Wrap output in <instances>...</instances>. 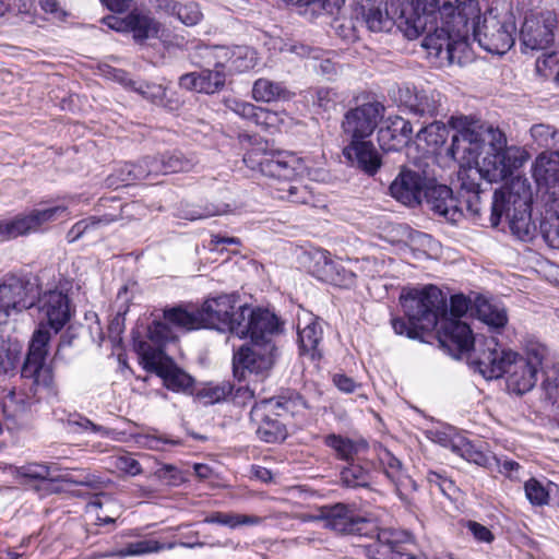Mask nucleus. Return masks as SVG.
I'll return each instance as SVG.
<instances>
[{"instance_id":"obj_33","label":"nucleus","mask_w":559,"mask_h":559,"mask_svg":"<svg viewBox=\"0 0 559 559\" xmlns=\"http://www.w3.org/2000/svg\"><path fill=\"white\" fill-rule=\"evenodd\" d=\"M164 320L185 331L203 329L200 308L187 309L178 306L164 310Z\"/></svg>"},{"instance_id":"obj_40","label":"nucleus","mask_w":559,"mask_h":559,"mask_svg":"<svg viewBox=\"0 0 559 559\" xmlns=\"http://www.w3.org/2000/svg\"><path fill=\"white\" fill-rule=\"evenodd\" d=\"M2 413L7 419L16 420L31 412L32 401L24 393L11 390L2 400Z\"/></svg>"},{"instance_id":"obj_20","label":"nucleus","mask_w":559,"mask_h":559,"mask_svg":"<svg viewBox=\"0 0 559 559\" xmlns=\"http://www.w3.org/2000/svg\"><path fill=\"white\" fill-rule=\"evenodd\" d=\"M243 334H236L239 338L250 337L251 343L265 345L273 343L272 336L278 332L280 323L277 317L269 310L255 309L249 307L246 321H240Z\"/></svg>"},{"instance_id":"obj_58","label":"nucleus","mask_w":559,"mask_h":559,"mask_svg":"<svg viewBox=\"0 0 559 559\" xmlns=\"http://www.w3.org/2000/svg\"><path fill=\"white\" fill-rule=\"evenodd\" d=\"M524 490L526 498L534 506H544L549 501L547 489L535 478L525 483Z\"/></svg>"},{"instance_id":"obj_51","label":"nucleus","mask_w":559,"mask_h":559,"mask_svg":"<svg viewBox=\"0 0 559 559\" xmlns=\"http://www.w3.org/2000/svg\"><path fill=\"white\" fill-rule=\"evenodd\" d=\"M233 391V386L228 382L218 384H207L197 392V399L206 405L219 403L225 400Z\"/></svg>"},{"instance_id":"obj_19","label":"nucleus","mask_w":559,"mask_h":559,"mask_svg":"<svg viewBox=\"0 0 559 559\" xmlns=\"http://www.w3.org/2000/svg\"><path fill=\"white\" fill-rule=\"evenodd\" d=\"M429 181L419 173L403 168L391 182L390 194L407 206H415L423 202Z\"/></svg>"},{"instance_id":"obj_1","label":"nucleus","mask_w":559,"mask_h":559,"mask_svg":"<svg viewBox=\"0 0 559 559\" xmlns=\"http://www.w3.org/2000/svg\"><path fill=\"white\" fill-rule=\"evenodd\" d=\"M449 124L454 130L449 148L451 156L475 163L457 173L461 197L473 194L478 201L480 179L488 182L504 180L527 159L526 152L508 146L504 132L492 124L465 116L451 117Z\"/></svg>"},{"instance_id":"obj_48","label":"nucleus","mask_w":559,"mask_h":559,"mask_svg":"<svg viewBox=\"0 0 559 559\" xmlns=\"http://www.w3.org/2000/svg\"><path fill=\"white\" fill-rule=\"evenodd\" d=\"M229 212L228 205H206L204 207L187 205L178 211V217L195 221V219H204L216 215H224Z\"/></svg>"},{"instance_id":"obj_42","label":"nucleus","mask_w":559,"mask_h":559,"mask_svg":"<svg viewBox=\"0 0 559 559\" xmlns=\"http://www.w3.org/2000/svg\"><path fill=\"white\" fill-rule=\"evenodd\" d=\"M139 207L140 205L136 202L127 203L120 205L117 213H106L99 216H90L82 219V223L85 225L86 231L88 233L90 230L97 229L102 226H107L119 219L131 218L133 216L134 210Z\"/></svg>"},{"instance_id":"obj_39","label":"nucleus","mask_w":559,"mask_h":559,"mask_svg":"<svg viewBox=\"0 0 559 559\" xmlns=\"http://www.w3.org/2000/svg\"><path fill=\"white\" fill-rule=\"evenodd\" d=\"M380 461L383 465L385 475L395 484L396 491L399 493H402V488H407L408 486L415 488V483L404 474L402 462L390 451L384 450L380 454Z\"/></svg>"},{"instance_id":"obj_13","label":"nucleus","mask_w":559,"mask_h":559,"mask_svg":"<svg viewBox=\"0 0 559 559\" xmlns=\"http://www.w3.org/2000/svg\"><path fill=\"white\" fill-rule=\"evenodd\" d=\"M224 105L230 111L270 133L280 132L292 122V117L285 111H272L234 97L225 98Z\"/></svg>"},{"instance_id":"obj_37","label":"nucleus","mask_w":559,"mask_h":559,"mask_svg":"<svg viewBox=\"0 0 559 559\" xmlns=\"http://www.w3.org/2000/svg\"><path fill=\"white\" fill-rule=\"evenodd\" d=\"M294 94L289 92L282 83L273 82L267 79H259L252 87V97L257 102L271 103L281 99H289Z\"/></svg>"},{"instance_id":"obj_63","label":"nucleus","mask_w":559,"mask_h":559,"mask_svg":"<svg viewBox=\"0 0 559 559\" xmlns=\"http://www.w3.org/2000/svg\"><path fill=\"white\" fill-rule=\"evenodd\" d=\"M469 299L464 295H454L450 299V316L449 319L460 320L469 309Z\"/></svg>"},{"instance_id":"obj_25","label":"nucleus","mask_w":559,"mask_h":559,"mask_svg":"<svg viewBox=\"0 0 559 559\" xmlns=\"http://www.w3.org/2000/svg\"><path fill=\"white\" fill-rule=\"evenodd\" d=\"M226 72L222 70L205 69L200 72H190L179 78V86L187 91L214 94L225 86Z\"/></svg>"},{"instance_id":"obj_4","label":"nucleus","mask_w":559,"mask_h":559,"mask_svg":"<svg viewBox=\"0 0 559 559\" xmlns=\"http://www.w3.org/2000/svg\"><path fill=\"white\" fill-rule=\"evenodd\" d=\"M400 302L407 321L394 318L392 328L396 334L409 338H419L424 332L435 330L439 320L447 314V299L435 285L404 289Z\"/></svg>"},{"instance_id":"obj_54","label":"nucleus","mask_w":559,"mask_h":559,"mask_svg":"<svg viewBox=\"0 0 559 559\" xmlns=\"http://www.w3.org/2000/svg\"><path fill=\"white\" fill-rule=\"evenodd\" d=\"M411 109L419 116L433 117L438 112L439 100L433 94H427L421 91L415 94L414 103L409 105Z\"/></svg>"},{"instance_id":"obj_10","label":"nucleus","mask_w":559,"mask_h":559,"mask_svg":"<svg viewBox=\"0 0 559 559\" xmlns=\"http://www.w3.org/2000/svg\"><path fill=\"white\" fill-rule=\"evenodd\" d=\"M384 114L378 102L365 103L349 109L343 118L342 131L348 142L369 140Z\"/></svg>"},{"instance_id":"obj_57","label":"nucleus","mask_w":559,"mask_h":559,"mask_svg":"<svg viewBox=\"0 0 559 559\" xmlns=\"http://www.w3.org/2000/svg\"><path fill=\"white\" fill-rule=\"evenodd\" d=\"M167 321H153L147 329V337L157 346H164L175 338L173 329Z\"/></svg>"},{"instance_id":"obj_2","label":"nucleus","mask_w":559,"mask_h":559,"mask_svg":"<svg viewBox=\"0 0 559 559\" xmlns=\"http://www.w3.org/2000/svg\"><path fill=\"white\" fill-rule=\"evenodd\" d=\"M547 349L539 343H530L525 355L504 348L495 336L485 337L469 356L473 368L485 379L507 376V388L516 395L530 392L537 382V374Z\"/></svg>"},{"instance_id":"obj_46","label":"nucleus","mask_w":559,"mask_h":559,"mask_svg":"<svg viewBox=\"0 0 559 559\" xmlns=\"http://www.w3.org/2000/svg\"><path fill=\"white\" fill-rule=\"evenodd\" d=\"M262 518L257 515H246L231 512H214L205 519V522L225 525L235 528L239 525H258L262 523Z\"/></svg>"},{"instance_id":"obj_18","label":"nucleus","mask_w":559,"mask_h":559,"mask_svg":"<svg viewBox=\"0 0 559 559\" xmlns=\"http://www.w3.org/2000/svg\"><path fill=\"white\" fill-rule=\"evenodd\" d=\"M438 341L453 357L468 353L475 343V337L468 324L461 320L449 319L444 314L439 323Z\"/></svg>"},{"instance_id":"obj_8","label":"nucleus","mask_w":559,"mask_h":559,"mask_svg":"<svg viewBox=\"0 0 559 559\" xmlns=\"http://www.w3.org/2000/svg\"><path fill=\"white\" fill-rule=\"evenodd\" d=\"M515 20L511 12L496 13L490 9L483 15L481 25H474V39L479 46L496 55H503L515 43Z\"/></svg>"},{"instance_id":"obj_17","label":"nucleus","mask_w":559,"mask_h":559,"mask_svg":"<svg viewBox=\"0 0 559 559\" xmlns=\"http://www.w3.org/2000/svg\"><path fill=\"white\" fill-rule=\"evenodd\" d=\"M37 308L44 317L37 330L43 328L50 336L59 333L70 320L69 298L60 290H48L39 296Z\"/></svg>"},{"instance_id":"obj_55","label":"nucleus","mask_w":559,"mask_h":559,"mask_svg":"<svg viewBox=\"0 0 559 559\" xmlns=\"http://www.w3.org/2000/svg\"><path fill=\"white\" fill-rule=\"evenodd\" d=\"M341 479L347 487H366L369 485V473L359 465H349L341 473Z\"/></svg>"},{"instance_id":"obj_5","label":"nucleus","mask_w":559,"mask_h":559,"mask_svg":"<svg viewBox=\"0 0 559 559\" xmlns=\"http://www.w3.org/2000/svg\"><path fill=\"white\" fill-rule=\"evenodd\" d=\"M361 13L371 32H390L396 24L408 39L426 31L424 17H404L401 0H359Z\"/></svg>"},{"instance_id":"obj_24","label":"nucleus","mask_w":559,"mask_h":559,"mask_svg":"<svg viewBox=\"0 0 559 559\" xmlns=\"http://www.w3.org/2000/svg\"><path fill=\"white\" fill-rule=\"evenodd\" d=\"M423 200L433 213L451 223L457 222L463 215L456 200L453 198L452 190L445 185L429 181Z\"/></svg>"},{"instance_id":"obj_7","label":"nucleus","mask_w":559,"mask_h":559,"mask_svg":"<svg viewBox=\"0 0 559 559\" xmlns=\"http://www.w3.org/2000/svg\"><path fill=\"white\" fill-rule=\"evenodd\" d=\"M238 301L237 294H221L205 299L200 307L203 329L243 334V330L239 325L240 321H246L249 307L237 306Z\"/></svg>"},{"instance_id":"obj_16","label":"nucleus","mask_w":559,"mask_h":559,"mask_svg":"<svg viewBox=\"0 0 559 559\" xmlns=\"http://www.w3.org/2000/svg\"><path fill=\"white\" fill-rule=\"evenodd\" d=\"M421 45L430 57L439 60L440 64H453L460 62L456 51L464 50L467 41L457 37L453 27H436L433 32H427Z\"/></svg>"},{"instance_id":"obj_59","label":"nucleus","mask_w":559,"mask_h":559,"mask_svg":"<svg viewBox=\"0 0 559 559\" xmlns=\"http://www.w3.org/2000/svg\"><path fill=\"white\" fill-rule=\"evenodd\" d=\"M176 13L178 19L188 26L197 25L203 16L199 4L195 2L178 5Z\"/></svg>"},{"instance_id":"obj_22","label":"nucleus","mask_w":559,"mask_h":559,"mask_svg":"<svg viewBox=\"0 0 559 559\" xmlns=\"http://www.w3.org/2000/svg\"><path fill=\"white\" fill-rule=\"evenodd\" d=\"M37 492L41 495L59 492L62 489L61 483H70L80 485L93 490H100L104 488V481L90 473H82L79 476L72 474H64L61 476H50L49 471L44 465L37 464Z\"/></svg>"},{"instance_id":"obj_56","label":"nucleus","mask_w":559,"mask_h":559,"mask_svg":"<svg viewBox=\"0 0 559 559\" xmlns=\"http://www.w3.org/2000/svg\"><path fill=\"white\" fill-rule=\"evenodd\" d=\"M131 87L144 98L154 104H160L166 95V88L160 84L129 81Z\"/></svg>"},{"instance_id":"obj_27","label":"nucleus","mask_w":559,"mask_h":559,"mask_svg":"<svg viewBox=\"0 0 559 559\" xmlns=\"http://www.w3.org/2000/svg\"><path fill=\"white\" fill-rule=\"evenodd\" d=\"M455 9L459 10L457 14H454L453 11L451 15H444L450 17L447 24L456 31L457 37L464 38L467 41L469 33H474V25H481L478 1L465 0L460 4L456 3Z\"/></svg>"},{"instance_id":"obj_6","label":"nucleus","mask_w":559,"mask_h":559,"mask_svg":"<svg viewBox=\"0 0 559 559\" xmlns=\"http://www.w3.org/2000/svg\"><path fill=\"white\" fill-rule=\"evenodd\" d=\"M509 219L510 229L521 240L531 238L535 225L531 219V195H516L510 189L496 190L492 195L490 223L498 226L501 217Z\"/></svg>"},{"instance_id":"obj_30","label":"nucleus","mask_w":559,"mask_h":559,"mask_svg":"<svg viewBox=\"0 0 559 559\" xmlns=\"http://www.w3.org/2000/svg\"><path fill=\"white\" fill-rule=\"evenodd\" d=\"M128 32L138 43L158 36L160 24L147 13L133 10L128 14Z\"/></svg>"},{"instance_id":"obj_11","label":"nucleus","mask_w":559,"mask_h":559,"mask_svg":"<svg viewBox=\"0 0 559 559\" xmlns=\"http://www.w3.org/2000/svg\"><path fill=\"white\" fill-rule=\"evenodd\" d=\"M275 350L276 348L273 343H266L265 345L250 343L249 345L241 346L234 354V376L238 380H243L247 373L264 374L274 364Z\"/></svg>"},{"instance_id":"obj_45","label":"nucleus","mask_w":559,"mask_h":559,"mask_svg":"<svg viewBox=\"0 0 559 559\" xmlns=\"http://www.w3.org/2000/svg\"><path fill=\"white\" fill-rule=\"evenodd\" d=\"M156 159L159 174L189 171L194 165L193 159L185 157L177 151L165 153Z\"/></svg>"},{"instance_id":"obj_43","label":"nucleus","mask_w":559,"mask_h":559,"mask_svg":"<svg viewBox=\"0 0 559 559\" xmlns=\"http://www.w3.org/2000/svg\"><path fill=\"white\" fill-rule=\"evenodd\" d=\"M531 136L539 147L554 151L559 156V130L547 123H536L530 129Z\"/></svg>"},{"instance_id":"obj_32","label":"nucleus","mask_w":559,"mask_h":559,"mask_svg":"<svg viewBox=\"0 0 559 559\" xmlns=\"http://www.w3.org/2000/svg\"><path fill=\"white\" fill-rule=\"evenodd\" d=\"M460 0H412L415 16L424 17L426 25L436 22V15H451ZM427 29L424 32L426 33Z\"/></svg>"},{"instance_id":"obj_29","label":"nucleus","mask_w":559,"mask_h":559,"mask_svg":"<svg viewBox=\"0 0 559 559\" xmlns=\"http://www.w3.org/2000/svg\"><path fill=\"white\" fill-rule=\"evenodd\" d=\"M324 444L333 450L336 459L342 461H354L355 457L368 450V442L365 439H352L335 433L325 436Z\"/></svg>"},{"instance_id":"obj_44","label":"nucleus","mask_w":559,"mask_h":559,"mask_svg":"<svg viewBox=\"0 0 559 559\" xmlns=\"http://www.w3.org/2000/svg\"><path fill=\"white\" fill-rule=\"evenodd\" d=\"M35 226V215H20L11 221H0V237L12 239L31 231Z\"/></svg>"},{"instance_id":"obj_14","label":"nucleus","mask_w":559,"mask_h":559,"mask_svg":"<svg viewBox=\"0 0 559 559\" xmlns=\"http://www.w3.org/2000/svg\"><path fill=\"white\" fill-rule=\"evenodd\" d=\"M556 27L557 17L551 11L526 16L520 33L523 51L546 49L554 43Z\"/></svg>"},{"instance_id":"obj_34","label":"nucleus","mask_w":559,"mask_h":559,"mask_svg":"<svg viewBox=\"0 0 559 559\" xmlns=\"http://www.w3.org/2000/svg\"><path fill=\"white\" fill-rule=\"evenodd\" d=\"M49 341L50 333L48 331L43 328L37 330V385L43 384L47 389H51L53 384L52 367L46 362Z\"/></svg>"},{"instance_id":"obj_15","label":"nucleus","mask_w":559,"mask_h":559,"mask_svg":"<svg viewBox=\"0 0 559 559\" xmlns=\"http://www.w3.org/2000/svg\"><path fill=\"white\" fill-rule=\"evenodd\" d=\"M32 284L11 276L0 284V324L13 313H20L35 306Z\"/></svg>"},{"instance_id":"obj_61","label":"nucleus","mask_w":559,"mask_h":559,"mask_svg":"<svg viewBox=\"0 0 559 559\" xmlns=\"http://www.w3.org/2000/svg\"><path fill=\"white\" fill-rule=\"evenodd\" d=\"M231 48L216 46L210 50V56L214 59V68L215 70H222L225 72L230 70V61H231Z\"/></svg>"},{"instance_id":"obj_28","label":"nucleus","mask_w":559,"mask_h":559,"mask_svg":"<svg viewBox=\"0 0 559 559\" xmlns=\"http://www.w3.org/2000/svg\"><path fill=\"white\" fill-rule=\"evenodd\" d=\"M377 538L365 547L366 556L369 559H402L396 533L392 530H379L377 526Z\"/></svg>"},{"instance_id":"obj_35","label":"nucleus","mask_w":559,"mask_h":559,"mask_svg":"<svg viewBox=\"0 0 559 559\" xmlns=\"http://www.w3.org/2000/svg\"><path fill=\"white\" fill-rule=\"evenodd\" d=\"M156 157H145L136 164H124L119 170L121 182L129 185L135 180H144L151 176L159 175Z\"/></svg>"},{"instance_id":"obj_53","label":"nucleus","mask_w":559,"mask_h":559,"mask_svg":"<svg viewBox=\"0 0 559 559\" xmlns=\"http://www.w3.org/2000/svg\"><path fill=\"white\" fill-rule=\"evenodd\" d=\"M536 71L545 78L554 75V80L559 82V47L536 60Z\"/></svg>"},{"instance_id":"obj_38","label":"nucleus","mask_w":559,"mask_h":559,"mask_svg":"<svg viewBox=\"0 0 559 559\" xmlns=\"http://www.w3.org/2000/svg\"><path fill=\"white\" fill-rule=\"evenodd\" d=\"M167 389L175 392L192 393L193 378L173 364H167L157 374Z\"/></svg>"},{"instance_id":"obj_64","label":"nucleus","mask_w":559,"mask_h":559,"mask_svg":"<svg viewBox=\"0 0 559 559\" xmlns=\"http://www.w3.org/2000/svg\"><path fill=\"white\" fill-rule=\"evenodd\" d=\"M314 104L328 111L336 104V93L332 88L321 87L317 90Z\"/></svg>"},{"instance_id":"obj_50","label":"nucleus","mask_w":559,"mask_h":559,"mask_svg":"<svg viewBox=\"0 0 559 559\" xmlns=\"http://www.w3.org/2000/svg\"><path fill=\"white\" fill-rule=\"evenodd\" d=\"M559 171V164L552 162L546 153H542L533 165V176L537 182L556 180Z\"/></svg>"},{"instance_id":"obj_23","label":"nucleus","mask_w":559,"mask_h":559,"mask_svg":"<svg viewBox=\"0 0 559 559\" xmlns=\"http://www.w3.org/2000/svg\"><path fill=\"white\" fill-rule=\"evenodd\" d=\"M323 328L318 318L311 314L298 321V344L300 356L319 361L322 356Z\"/></svg>"},{"instance_id":"obj_60","label":"nucleus","mask_w":559,"mask_h":559,"mask_svg":"<svg viewBox=\"0 0 559 559\" xmlns=\"http://www.w3.org/2000/svg\"><path fill=\"white\" fill-rule=\"evenodd\" d=\"M461 525L467 528V531L472 534L474 539L478 543L491 544L495 539V535L492 534V532L487 526L476 521H462Z\"/></svg>"},{"instance_id":"obj_47","label":"nucleus","mask_w":559,"mask_h":559,"mask_svg":"<svg viewBox=\"0 0 559 559\" xmlns=\"http://www.w3.org/2000/svg\"><path fill=\"white\" fill-rule=\"evenodd\" d=\"M21 358V345L0 338V373L8 374L16 369Z\"/></svg>"},{"instance_id":"obj_3","label":"nucleus","mask_w":559,"mask_h":559,"mask_svg":"<svg viewBox=\"0 0 559 559\" xmlns=\"http://www.w3.org/2000/svg\"><path fill=\"white\" fill-rule=\"evenodd\" d=\"M243 163L252 170L274 180V195L294 203H306L310 198L307 188L300 185L298 177L308 175L302 157L287 151H265L252 148L243 156Z\"/></svg>"},{"instance_id":"obj_52","label":"nucleus","mask_w":559,"mask_h":559,"mask_svg":"<svg viewBox=\"0 0 559 559\" xmlns=\"http://www.w3.org/2000/svg\"><path fill=\"white\" fill-rule=\"evenodd\" d=\"M253 51L247 46L231 47V61L229 72H245L255 64Z\"/></svg>"},{"instance_id":"obj_49","label":"nucleus","mask_w":559,"mask_h":559,"mask_svg":"<svg viewBox=\"0 0 559 559\" xmlns=\"http://www.w3.org/2000/svg\"><path fill=\"white\" fill-rule=\"evenodd\" d=\"M162 346L153 347L146 342H140L138 344V352L144 361V368L148 371L155 372L156 374L167 365L163 362V350Z\"/></svg>"},{"instance_id":"obj_62","label":"nucleus","mask_w":559,"mask_h":559,"mask_svg":"<svg viewBox=\"0 0 559 559\" xmlns=\"http://www.w3.org/2000/svg\"><path fill=\"white\" fill-rule=\"evenodd\" d=\"M66 211H67V207L61 206V205L47 206L44 203L38 204L37 205V226L45 224V223L56 221Z\"/></svg>"},{"instance_id":"obj_41","label":"nucleus","mask_w":559,"mask_h":559,"mask_svg":"<svg viewBox=\"0 0 559 559\" xmlns=\"http://www.w3.org/2000/svg\"><path fill=\"white\" fill-rule=\"evenodd\" d=\"M544 238L554 248H559V199L546 203V218L542 224Z\"/></svg>"},{"instance_id":"obj_31","label":"nucleus","mask_w":559,"mask_h":559,"mask_svg":"<svg viewBox=\"0 0 559 559\" xmlns=\"http://www.w3.org/2000/svg\"><path fill=\"white\" fill-rule=\"evenodd\" d=\"M477 318L484 322L493 333L491 336H497L500 330L508 323V316L504 308L493 305L485 299H477L475 305Z\"/></svg>"},{"instance_id":"obj_21","label":"nucleus","mask_w":559,"mask_h":559,"mask_svg":"<svg viewBox=\"0 0 559 559\" xmlns=\"http://www.w3.org/2000/svg\"><path fill=\"white\" fill-rule=\"evenodd\" d=\"M347 163L367 176H374L382 167V155L370 140L348 142L343 147Z\"/></svg>"},{"instance_id":"obj_9","label":"nucleus","mask_w":559,"mask_h":559,"mask_svg":"<svg viewBox=\"0 0 559 559\" xmlns=\"http://www.w3.org/2000/svg\"><path fill=\"white\" fill-rule=\"evenodd\" d=\"M318 518L323 521L324 527L338 534L371 536L377 531L376 521L360 515L344 503L323 507Z\"/></svg>"},{"instance_id":"obj_36","label":"nucleus","mask_w":559,"mask_h":559,"mask_svg":"<svg viewBox=\"0 0 559 559\" xmlns=\"http://www.w3.org/2000/svg\"><path fill=\"white\" fill-rule=\"evenodd\" d=\"M171 548H174L173 543L163 544L155 539H143V540L129 543L122 549L100 554L97 557L98 558H107V557L124 558V557H129V556H142V555H146V554L158 552L163 549H171Z\"/></svg>"},{"instance_id":"obj_12","label":"nucleus","mask_w":559,"mask_h":559,"mask_svg":"<svg viewBox=\"0 0 559 559\" xmlns=\"http://www.w3.org/2000/svg\"><path fill=\"white\" fill-rule=\"evenodd\" d=\"M278 409L284 411V404L274 397L262 400L251 408L250 416L258 425L257 436L261 441L276 443L286 439V426L280 420Z\"/></svg>"},{"instance_id":"obj_26","label":"nucleus","mask_w":559,"mask_h":559,"mask_svg":"<svg viewBox=\"0 0 559 559\" xmlns=\"http://www.w3.org/2000/svg\"><path fill=\"white\" fill-rule=\"evenodd\" d=\"M413 128L409 121L402 117L391 118L389 124L378 131V143L382 151H399L412 138Z\"/></svg>"}]
</instances>
